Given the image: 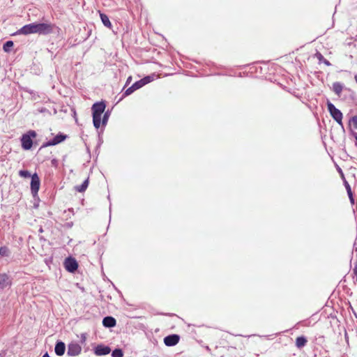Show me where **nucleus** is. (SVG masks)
Returning a JSON list of instances; mask_svg holds the SVG:
<instances>
[{
  "label": "nucleus",
  "instance_id": "f257e3e1",
  "mask_svg": "<svg viewBox=\"0 0 357 357\" xmlns=\"http://www.w3.org/2000/svg\"><path fill=\"white\" fill-rule=\"evenodd\" d=\"M55 25L51 23H31L26 24L16 31L15 35L38 33L47 35L53 32Z\"/></svg>",
  "mask_w": 357,
  "mask_h": 357
},
{
  "label": "nucleus",
  "instance_id": "f03ea898",
  "mask_svg": "<svg viewBox=\"0 0 357 357\" xmlns=\"http://www.w3.org/2000/svg\"><path fill=\"white\" fill-rule=\"evenodd\" d=\"M106 105L104 101L97 102L92 105L93 123L96 128H99L101 123V115L105 112Z\"/></svg>",
  "mask_w": 357,
  "mask_h": 357
},
{
  "label": "nucleus",
  "instance_id": "7ed1b4c3",
  "mask_svg": "<svg viewBox=\"0 0 357 357\" xmlns=\"http://www.w3.org/2000/svg\"><path fill=\"white\" fill-rule=\"evenodd\" d=\"M327 109L332 118L342 127V113L341 111L335 107V106L329 100L327 102Z\"/></svg>",
  "mask_w": 357,
  "mask_h": 357
},
{
  "label": "nucleus",
  "instance_id": "20e7f679",
  "mask_svg": "<svg viewBox=\"0 0 357 357\" xmlns=\"http://www.w3.org/2000/svg\"><path fill=\"white\" fill-rule=\"evenodd\" d=\"M36 132L35 130H29L26 133L22 135L21 137L22 147L24 150H29L31 149L33 145L32 138L36 137Z\"/></svg>",
  "mask_w": 357,
  "mask_h": 357
},
{
  "label": "nucleus",
  "instance_id": "39448f33",
  "mask_svg": "<svg viewBox=\"0 0 357 357\" xmlns=\"http://www.w3.org/2000/svg\"><path fill=\"white\" fill-rule=\"evenodd\" d=\"M67 137H68V135L60 132L58 135H56L52 139L49 140L47 142H45V144H43L42 147L55 146V145L63 142Z\"/></svg>",
  "mask_w": 357,
  "mask_h": 357
},
{
  "label": "nucleus",
  "instance_id": "423d86ee",
  "mask_svg": "<svg viewBox=\"0 0 357 357\" xmlns=\"http://www.w3.org/2000/svg\"><path fill=\"white\" fill-rule=\"evenodd\" d=\"M64 266L68 271L74 273L78 268V264L74 258L70 257L65 259Z\"/></svg>",
  "mask_w": 357,
  "mask_h": 357
},
{
  "label": "nucleus",
  "instance_id": "0eeeda50",
  "mask_svg": "<svg viewBox=\"0 0 357 357\" xmlns=\"http://www.w3.org/2000/svg\"><path fill=\"white\" fill-rule=\"evenodd\" d=\"M82 351L81 346L77 342H71L68 346L67 354L70 356H76Z\"/></svg>",
  "mask_w": 357,
  "mask_h": 357
},
{
  "label": "nucleus",
  "instance_id": "6e6552de",
  "mask_svg": "<svg viewBox=\"0 0 357 357\" xmlns=\"http://www.w3.org/2000/svg\"><path fill=\"white\" fill-rule=\"evenodd\" d=\"M40 178L36 173L31 176V191L33 195H37L40 188Z\"/></svg>",
  "mask_w": 357,
  "mask_h": 357
},
{
  "label": "nucleus",
  "instance_id": "1a4fd4ad",
  "mask_svg": "<svg viewBox=\"0 0 357 357\" xmlns=\"http://www.w3.org/2000/svg\"><path fill=\"white\" fill-rule=\"evenodd\" d=\"M180 340V336L177 334H172L166 336L164 338V343L167 347H173L178 343Z\"/></svg>",
  "mask_w": 357,
  "mask_h": 357
},
{
  "label": "nucleus",
  "instance_id": "9d476101",
  "mask_svg": "<svg viewBox=\"0 0 357 357\" xmlns=\"http://www.w3.org/2000/svg\"><path fill=\"white\" fill-rule=\"evenodd\" d=\"M110 351V347L104 344H98L94 348V354L98 356L109 354Z\"/></svg>",
  "mask_w": 357,
  "mask_h": 357
},
{
  "label": "nucleus",
  "instance_id": "9b49d317",
  "mask_svg": "<svg viewBox=\"0 0 357 357\" xmlns=\"http://www.w3.org/2000/svg\"><path fill=\"white\" fill-rule=\"evenodd\" d=\"M142 87V83H140L139 80L137 82H135L131 86H130L128 89L126 90V91L123 93V96H127L130 94H132L137 89H140Z\"/></svg>",
  "mask_w": 357,
  "mask_h": 357
},
{
  "label": "nucleus",
  "instance_id": "f8f14e48",
  "mask_svg": "<svg viewBox=\"0 0 357 357\" xmlns=\"http://www.w3.org/2000/svg\"><path fill=\"white\" fill-rule=\"evenodd\" d=\"M116 324V319L112 317H105L102 320V325L106 328H112Z\"/></svg>",
  "mask_w": 357,
  "mask_h": 357
},
{
  "label": "nucleus",
  "instance_id": "ddd939ff",
  "mask_svg": "<svg viewBox=\"0 0 357 357\" xmlns=\"http://www.w3.org/2000/svg\"><path fill=\"white\" fill-rule=\"evenodd\" d=\"M65 351H66V345H65L64 342H63L61 341H58L56 343L55 348H54V351H55L56 354L58 356H62L64 354Z\"/></svg>",
  "mask_w": 357,
  "mask_h": 357
},
{
  "label": "nucleus",
  "instance_id": "4468645a",
  "mask_svg": "<svg viewBox=\"0 0 357 357\" xmlns=\"http://www.w3.org/2000/svg\"><path fill=\"white\" fill-rule=\"evenodd\" d=\"M10 284L9 277L6 273H0V289H4Z\"/></svg>",
  "mask_w": 357,
  "mask_h": 357
},
{
  "label": "nucleus",
  "instance_id": "2eb2a0df",
  "mask_svg": "<svg viewBox=\"0 0 357 357\" xmlns=\"http://www.w3.org/2000/svg\"><path fill=\"white\" fill-rule=\"evenodd\" d=\"M343 89L344 84L339 82H336L333 84V91L339 97L340 96Z\"/></svg>",
  "mask_w": 357,
  "mask_h": 357
},
{
  "label": "nucleus",
  "instance_id": "dca6fc26",
  "mask_svg": "<svg viewBox=\"0 0 357 357\" xmlns=\"http://www.w3.org/2000/svg\"><path fill=\"white\" fill-rule=\"evenodd\" d=\"M307 342V340L306 337L304 336H300L296 339V346L298 349H301V348L304 347L306 345Z\"/></svg>",
  "mask_w": 357,
  "mask_h": 357
},
{
  "label": "nucleus",
  "instance_id": "f3484780",
  "mask_svg": "<svg viewBox=\"0 0 357 357\" xmlns=\"http://www.w3.org/2000/svg\"><path fill=\"white\" fill-rule=\"evenodd\" d=\"M343 183H344V187H345V188L347 190V194H348L350 202L352 204H354V197H353V193L351 192V186L349 184V183L347 181V180H344V182H343Z\"/></svg>",
  "mask_w": 357,
  "mask_h": 357
},
{
  "label": "nucleus",
  "instance_id": "a211bd4d",
  "mask_svg": "<svg viewBox=\"0 0 357 357\" xmlns=\"http://www.w3.org/2000/svg\"><path fill=\"white\" fill-rule=\"evenodd\" d=\"M100 17L101 19V21L102 24L107 28L111 29L112 28V23L110 22V20L108 17V16L106 14L104 13H100Z\"/></svg>",
  "mask_w": 357,
  "mask_h": 357
},
{
  "label": "nucleus",
  "instance_id": "6ab92c4d",
  "mask_svg": "<svg viewBox=\"0 0 357 357\" xmlns=\"http://www.w3.org/2000/svg\"><path fill=\"white\" fill-rule=\"evenodd\" d=\"M315 57L318 59L319 63H324L325 65L328 66H331L330 61L326 59L320 52H317L315 54Z\"/></svg>",
  "mask_w": 357,
  "mask_h": 357
},
{
  "label": "nucleus",
  "instance_id": "aec40b11",
  "mask_svg": "<svg viewBox=\"0 0 357 357\" xmlns=\"http://www.w3.org/2000/svg\"><path fill=\"white\" fill-rule=\"evenodd\" d=\"M89 185V178H86L82 185L75 186V190L79 192H84Z\"/></svg>",
  "mask_w": 357,
  "mask_h": 357
},
{
  "label": "nucleus",
  "instance_id": "412c9836",
  "mask_svg": "<svg viewBox=\"0 0 357 357\" xmlns=\"http://www.w3.org/2000/svg\"><path fill=\"white\" fill-rule=\"evenodd\" d=\"M154 77H155V75H152L146 76L144 78L141 79L139 80V82H140V83H142V86H143L146 85V84H149L151 82H152L154 79Z\"/></svg>",
  "mask_w": 357,
  "mask_h": 357
},
{
  "label": "nucleus",
  "instance_id": "4be33fe9",
  "mask_svg": "<svg viewBox=\"0 0 357 357\" xmlns=\"http://www.w3.org/2000/svg\"><path fill=\"white\" fill-rule=\"evenodd\" d=\"M13 46V42L12 40L6 41L3 45V50L5 52H10L11 47Z\"/></svg>",
  "mask_w": 357,
  "mask_h": 357
},
{
  "label": "nucleus",
  "instance_id": "5701e85b",
  "mask_svg": "<svg viewBox=\"0 0 357 357\" xmlns=\"http://www.w3.org/2000/svg\"><path fill=\"white\" fill-rule=\"evenodd\" d=\"M9 254V249L6 246H2L0 248V255L1 257H8Z\"/></svg>",
  "mask_w": 357,
  "mask_h": 357
},
{
  "label": "nucleus",
  "instance_id": "b1692460",
  "mask_svg": "<svg viewBox=\"0 0 357 357\" xmlns=\"http://www.w3.org/2000/svg\"><path fill=\"white\" fill-rule=\"evenodd\" d=\"M123 353L121 349H115L112 352V357H123Z\"/></svg>",
  "mask_w": 357,
  "mask_h": 357
},
{
  "label": "nucleus",
  "instance_id": "393cba45",
  "mask_svg": "<svg viewBox=\"0 0 357 357\" xmlns=\"http://www.w3.org/2000/svg\"><path fill=\"white\" fill-rule=\"evenodd\" d=\"M109 116H110V112L109 110L106 111L104 113V115H103V117H102V125L103 126H106V124H107V123L108 121Z\"/></svg>",
  "mask_w": 357,
  "mask_h": 357
},
{
  "label": "nucleus",
  "instance_id": "a878e982",
  "mask_svg": "<svg viewBox=\"0 0 357 357\" xmlns=\"http://www.w3.org/2000/svg\"><path fill=\"white\" fill-rule=\"evenodd\" d=\"M19 175L22 177H24V178H29L31 177V174H30V172L27 170H20L19 172Z\"/></svg>",
  "mask_w": 357,
  "mask_h": 357
},
{
  "label": "nucleus",
  "instance_id": "bb28decb",
  "mask_svg": "<svg viewBox=\"0 0 357 357\" xmlns=\"http://www.w3.org/2000/svg\"><path fill=\"white\" fill-rule=\"evenodd\" d=\"M336 169H337V171L338 172V173L340 174L343 182H344V180H346V178L344 177V173H343L342 169L337 165H336Z\"/></svg>",
  "mask_w": 357,
  "mask_h": 357
},
{
  "label": "nucleus",
  "instance_id": "cd10ccee",
  "mask_svg": "<svg viewBox=\"0 0 357 357\" xmlns=\"http://www.w3.org/2000/svg\"><path fill=\"white\" fill-rule=\"evenodd\" d=\"M350 123H353L354 127L357 129V116H354L349 121Z\"/></svg>",
  "mask_w": 357,
  "mask_h": 357
},
{
  "label": "nucleus",
  "instance_id": "c85d7f7f",
  "mask_svg": "<svg viewBox=\"0 0 357 357\" xmlns=\"http://www.w3.org/2000/svg\"><path fill=\"white\" fill-rule=\"evenodd\" d=\"M51 164H52V166L56 167L57 165H58V160L56 159H55V158L52 159L51 160Z\"/></svg>",
  "mask_w": 357,
  "mask_h": 357
},
{
  "label": "nucleus",
  "instance_id": "c756f323",
  "mask_svg": "<svg viewBox=\"0 0 357 357\" xmlns=\"http://www.w3.org/2000/svg\"><path fill=\"white\" fill-rule=\"evenodd\" d=\"M353 136L356 139V146H357V132H354Z\"/></svg>",
  "mask_w": 357,
  "mask_h": 357
},
{
  "label": "nucleus",
  "instance_id": "7c9ffc66",
  "mask_svg": "<svg viewBox=\"0 0 357 357\" xmlns=\"http://www.w3.org/2000/svg\"><path fill=\"white\" fill-rule=\"evenodd\" d=\"M350 170L352 171V174L354 175V176H355V170H356V168L354 167H351L350 168Z\"/></svg>",
  "mask_w": 357,
  "mask_h": 357
},
{
  "label": "nucleus",
  "instance_id": "2f4dec72",
  "mask_svg": "<svg viewBox=\"0 0 357 357\" xmlns=\"http://www.w3.org/2000/svg\"><path fill=\"white\" fill-rule=\"evenodd\" d=\"M85 340H86V337H85V335H82V341H83V342H84V341H85Z\"/></svg>",
  "mask_w": 357,
  "mask_h": 357
},
{
  "label": "nucleus",
  "instance_id": "473e14b6",
  "mask_svg": "<svg viewBox=\"0 0 357 357\" xmlns=\"http://www.w3.org/2000/svg\"><path fill=\"white\" fill-rule=\"evenodd\" d=\"M132 77H129L127 79V82H126V84L129 83L130 81L131 80Z\"/></svg>",
  "mask_w": 357,
  "mask_h": 357
},
{
  "label": "nucleus",
  "instance_id": "72a5a7b5",
  "mask_svg": "<svg viewBox=\"0 0 357 357\" xmlns=\"http://www.w3.org/2000/svg\"><path fill=\"white\" fill-rule=\"evenodd\" d=\"M354 79H355L356 82L357 83V75H356L354 76Z\"/></svg>",
  "mask_w": 357,
  "mask_h": 357
}]
</instances>
